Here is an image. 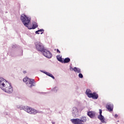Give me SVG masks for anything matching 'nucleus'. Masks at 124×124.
I'll return each instance as SVG.
<instances>
[{"instance_id": "obj_4", "label": "nucleus", "mask_w": 124, "mask_h": 124, "mask_svg": "<svg viewBox=\"0 0 124 124\" xmlns=\"http://www.w3.org/2000/svg\"><path fill=\"white\" fill-rule=\"evenodd\" d=\"M42 52L44 56H45V57H46V58H48V59H51V58H52V53L49 51L44 49V50Z\"/></svg>"}, {"instance_id": "obj_19", "label": "nucleus", "mask_w": 124, "mask_h": 124, "mask_svg": "<svg viewBox=\"0 0 124 124\" xmlns=\"http://www.w3.org/2000/svg\"><path fill=\"white\" fill-rule=\"evenodd\" d=\"M46 74L47 75V76H49V77H51V78H53V79H55V77H53V75H52L50 73L46 72Z\"/></svg>"}, {"instance_id": "obj_11", "label": "nucleus", "mask_w": 124, "mask_h": 124, "mask_svg": "<svg viewBox=\"0 0 124 124\" xmlns=\"http://www.w3.org/2000/svg\"><path fill=\"white\" fill-rule=\"evenodd\" d=\"M32 108L30 107H24L23 108V109L24 111H26V112H27V113H29L30 114L31 111V110Z\"/></svg>"}, {"instance_id": "obj_21", "label": "nucleus", "mask_w": 124, "mask_h": 124, "mask_svg": "<svg viewBox=\"0 0 124 124\" xmlns=\"http://www.w3.org/2000/svg\"><path fill=\"white\" fill-rule=\"evenodd\" d=\"M29 78H24L23 79V82H24L25 83H26V82H27V81H28V79Z\"/></svg>"}, {"instance_id": "obj_16", "label": "nucleus", "mask_w": 124, "mask_h": 124, "mask_svg": "<svg viewBox=\"0 0 124 124\" xmlns=\"http://www.w3.org/2000/svg\"><path fill=\"white\" fill-rule=\"evenodd\" d=\"M44 31V30L43 29H40V30H38L37 31H35L36 34H42L43 33V32ZM40 32L41 33H39Z\"/></svg>"}, {"instance_id": "obj_2", "label": "nucleus", "mask_w": 124, "mask_h": 124, "mask_svg": "<svg viewBox=\"0 0 124 124\" xmlns=\"http://www.w3.org/2000/svg\"><path fill=\"white\" fill-rule=\"evenodd\" d=\"M20 19L25 27L29 28V24H31V18L23 14L21 16Z\"/></svg>"}, {"instance_id": "obj_22", "label": "nucleus", "mask_w": 124, "mask_h": 124, "mask_svg": "<svg viewBox=\"0 0 124 124\" xmlns=\"http://www.w3.org/2000/svg\"><path fill=\"white\" fill-rule=\"evenodd\" d=\"M78 77L79 78H83V75L79 73L78 74Z\"/></svg>"}, {"instance_id": "obj_1", "label": "nucleus", "mask_w": 124, "mask_h": 124, "mask_svg": "<svg viewBox=\"0 0 124 124\" xmlns=\"http://www.w3.org/2000/svg\"><path fill=\"white\" fill-rule=\"evenodd\" d=\"M0 88L8 93H11L13 92V88L11 85L8 82H6V80L3 78L0 79Z\"/></svg>"}, {"instance_id": "obj_6", "label": "nucleus", "mask_w": 124, "mask_h": 124, "mask_svg": "<svg viewBox=\"0 0 124 124\" xmlns=\"http://www.w3.org/2000/svg\"><path fill=\"white\" fill-rule=\"evenodd\" d=\"M36 48L38 51H40V52H42L43 50H44V46L41 43H36L35 44Z\"/></svg>"}, {"instance_id": "obj_17", "label": "nucleus", "mask_w": 124, "mask_h": 124, "mask_svg": "<svg viewBox=\"0 0 124 124\" xmlns=\"http://www.w3.org/2000/svg\"><path fill=\"white\" fill-rule=\"evenodd\" d=\"M37 27H38V25H37L36 23H34L33 24L32 28H30L29 27L28 28L29 30H31V29H32L33 30H34V29H36Z\"/></svg>"}, {"instance_id": "obj_12", "label": "nucleus", "mask_w": 124, "mask_h": 124, "mask_svg": "<svg viewBox=\"0 0 124 124\" xmlns=\"http://www.w3.org/2000/svg\"><path fill=\"white\" fill-rule=\"evenodd\" d=\"M30 80L29 84H30L31 86H30V88H31V87H33L34 85H33V83H34V79H29Z\"/></svg>"}, {"instance_id": "obj_7", "label": "nucleus", "mask_w": 124, "mask_h": 124, "mask_svg": "<svg viewBox=\"0 0 124 124\" xmlns=\"http://www.w3.org/2000/svg\"><path fill=\"white\" fill-rule=\"evenodd\" d=\"M90 98H92L93 99H97L98 98V94L95 93H93L89 95Z\"/></svg>"}, {"instance_id": "obj_15", "label": "nucleus", "mask_w": 124, "mask_h": 124, "mask_svg": "<svg viewBox=\"0 0 124 124\" xmlns=\"http://www.w3.org/2000/svg\"><path fill=\"white\" fill-rule=\"evenodd\" d=\"M86 93L87 95L88 96V97H90V95L92 94L93 93H92V91H91V90L87 89L86 90Z\"/></svg>"}, {"instance_id": "obj_25", "label": "nucleus", "mask_w": 124, "mask_h": 124, "mask_svg": "<svg viewBox=\"0 0 124 124\" xmlns=\"http://www.w3.org/2000/svg\"><path fill=\"white\" fill-rule=\"evenodd\" d=\"M23 73H24V74H26V73H27V71H23Z\"/></svg>"}, {"instance_id": "obj_8", "label": "nucleus", "mask_w": 124, "mask_h": 124, "mask_svg": "<svg viewBox=\"0 0 124 124\" xmlns=\"http://www.w3.org/2000/svg\"><path fill=\"white\" fill-rule=\"evenodd\" d=\"M71 69H72V70H74V71H75V72H76L77 73H81V69H80V68H79L75 67L74 68H71L70 70H71Z\"/></svg>"}, {"instance_id": "obj_5", "label": "nucleus", "mask_w": 124, "mask_h": 124, "mask_svg": "<svg viewBox=\"0 0 124 124\" xmlns=\"http://www.w3.org/2000/svg\"><path fill=\"white\" fill-rule=\"evenodd\" d=\"M99 115L98 116V119L101 121L102 124H106L104 116H102V110L101 109H99Z\"/></svg>"}, {"instance_id": "obj_20", "label": "nucleus", "mask_w": 124, "mask_h": 124, "mask_svg": "<svg viewBox=\"0 0 124 124\" xmlns=\"http://www.w3.org/2000/svg\"><path fill=\"white\" fill-rule=\"evenodd\" d=\"M57 60L58 61H59V62H63V61H62V57H58Z\"/></svg>"}, {"instance_id": "obj_23", "label": "nucleus", "mask_w": 124, "mask_h": 124, "mask_svg": "<svg viewBox=\"0 0 124 124\" xmlns=\"http://www.w3.org/2000/svg\"><path fill=\"white\" fill-rule=\"evenodd\" d=\"M114 118H115V119H117V118H118V114H115Z\"/></svg>"}, {"instance_id": "obj_3", "label": "nucleus", "mask_w": 124, "mask_h": 124, "mask_svg": "<svg viewBox=\"0 0 124 124\" xmlns=\"http://www.w3.org/2000/svg\"><path fill=\"white\" fill-rule=\"evenodd\" d=\"M71 121L72 124H85V123L87 122V119L85 117L82 116L81 119H71Z\"/></svg>"}, {"instance_id": "obj_10", "label": "nucleus", "mask_w": 124, "mask_h": 124, "mask_svg": "<svg viewBox=\"0 0 124 124\" xmlns=\"http://www.w3.org/2000/svg\"><path fill=\"white\" fill-rule=\"evenodd\" d=\"M114 108V107L112 105H108L106 106V108L107 109H108V111H109V112H111L112 111H113V108Z\"/></svg>"}, {"instance_id": "obj_18", "label": "nucleus", "mask_w": 124, "mask_h": 124, "mask_svg": "<svg viewBox=\"0 0 124 124\" xmlns=\"http://www.w3.org/2000/svg\"><path fill=\"white\" fill-rule=\"evenodd\" d=\"M69 62H70V59H69V58H66L64 60L63 62L64 63H67Z\"/></svg>"}, {"instance_id": "obj_13", "label": "nucleus", "mask_w": 124, "mask_h": 124, "mask_svg": "<svg viewBox=\"0 0 124 124\" xmlns=\"http://www.w3.org/2000/svg\"><path fill=\"white\" fill-rule=\"evenodd\" d=\"M77 113H78V109L76 107H74L73 108V114L76 116Z\"/></svg>"}, {"instance_id": "obj_14", "label": "nucleus", "mask_w": 124, "mask_h": 124, "mask_svg": "<svg viewBox=\"0 0 124 124\" xmlns=\"http://www.w3.org/2000/svg\"><path fill=\"white\" fill-rule=\"evenodd\" d=\"M37 110L32 108L31 109V111H30V114H32V115H35V114H37Z\"/></svg>"}, {"instance_id": "obj_9", "label": "nucleus", "mask_w": 124, "mask_h": 124, "mask_svg": "<svg viewBox=\"0 0 124 124\" xmlns=\"http://www.w3.org/2000/svg\"><path fill=\"white\" fill-rule=\"evenodd\" d=\"M88 116L90 118H94L95 117V113L93 111H89L87 113Z\"/></svg>"}, {"instance_id": "obj_24", "label": "nucleus", "mask_w": 124, "mask_h": 124, "mask_svg": "<svg viewBox=\"0 0 124 124\" xmlns=\"http://www.w3.org/2000/svg\"><path fill=\"white\" fill-rule=\"evenodd\" d=\"M57 53H59V54H60V53H61V51H60V50H59V49H57Z\"/></svg>"}]
</instances>
